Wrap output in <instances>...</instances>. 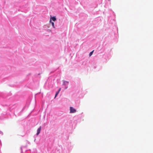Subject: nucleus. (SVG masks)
<instances>
[{"label": "nucleus", "instance_id": "f03ea898", "mask_svg": "<svg viewBox=\"0 0 153 153\" xmlns=\"http://www.w3.org/2000/svg\"><path fill=\"white\" fill-rule=\"evenodd\" d=\"M41 126H40L37 129V132L36 133V135H38L40 133L41 130Z\"/></svg>", "mask_w": 153, "mask_h": 153}, {"label": "nucleus", "instance_id": "20e7f679", "mask_svg": "<svg viewBox=\"0 0 153 153\" xmlns=\"http://www.w3.org/2000/svg\"><path fill=\"white\" fill-rule=\"evenodd\" d=\"M50 22L51 24L52 25L53 28H55V27L54 26V23L53 22H52V21L51 20H50Z\"/></svg>", "mask_w": 153, "mask_h": 153}, {"label": "nucleus", "instance_id": "7ed1b4c3", "mask_svg": "<svg viewBox=\"0 0 153 153\" xmlns=\"http://www.w3.org/2000/svg\"><path fill=\"white\" fill-rule=\"evenodd\" d=\"M50 20L52 21L53 20V21H55L56 20V18L54 16L52 17H51Z\"/></svg>", "mask_w": 153, "mask_h": 153}, {"label": "nucleus", "instance_id": "423d86ee", "mask_svg": "<svg viewBox=\"0 0 153 153\" xmlns=\"http://www.w3.org/2000/svg\"><path fill=\"white\" fill-rule=\"evenodd\" d=\"M59 91H58V92H56V94H55V98L56 96H57V95L58 94H59Z\"/></svg>", "mask_w": 153, "mask_h": 153}, {"label": "nucleus", "instance_id": "39448f33", "mask_svg": "<svg viewBox=\"0 0 153 153\" xmlns=\"http://www.w3.org/2000/svg\"><path fill=\"white\" fill-rule=\"evenodd\" d=\"M94 51L93 50L89 54V55L90 56H91L93 54Z\"/></svg>", "mask_w": 153, "mask_h": 153}, {"label": "nucleus", "instance_id": "f257e3e1", "mask_svg": "<svg viewBox=\"0 0 153 153\" xmlns=\"http://www.w3.org/2000/svg\"><path fill=\"white\" fill-rule=\"evenodd\" d=\"M70 113H74L76 112V110L74 108L72 107H70Z\"/></svg>", "mask_w": 153, "mask_h": 153}, {"label": "nucleus", "instance_id": "0eeeda50", "mask_svg": "<svg viewBox=\"0 0 153 153\" xmlns=\"http://www.w3.org/2000/svg\"><path fill=\"white\" fill-rule=\"evenodd\" d=\"M60 90H61V88H60L58 91H59V92L60 91Z\"/></svg>", "mask_w": 153, "mask_h": 153}]
</instances>
